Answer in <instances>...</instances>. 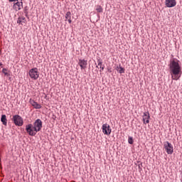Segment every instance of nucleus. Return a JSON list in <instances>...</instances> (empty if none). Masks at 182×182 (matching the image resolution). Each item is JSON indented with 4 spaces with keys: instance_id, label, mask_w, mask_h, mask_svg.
<instances>
[{
    "instance_id": "obj_1",
    "label": "nucleus",
    "mask_w": 182,
    "mask_h": 182,
    "mask_svg": "<svg viewBox=\"0 0 182 182\" xmlns=\"http://www.w3.org/2000/svg\"><path fill=\"white\" fill-rule=\"evenodd\" d=\"M176 60L170 61L169 69L172 80H178L181 77V65Z\"/></svg>"
},
{
    "instance_id": "obj_2",
    "label": "nucleus",
    "mask_w": 182,
    "mask_h": 182,
    "mask_svg": "<svg viewBox=\"0 0 182 182\" xmlns=\"http://www.w3.org/2000/svg\"><path fill=\"white\" fill-rule=\"evenodd\" d=\"M41 130H42V120L41 119H36L33 124H28L26 126V131L29 136H36V134Z\"/></svg>"
},
{
    "instance_id": "obj_3",
    "label": "nucleus",
    "mask_w": 182,
    "mask_h": 182,
    "mask_svg": "<svg viewBox=\"0 0 182 182\" xmlns=\"http://www.w3.org/2000/svg\"><path fill=\"white\" fill-rule=\"evenodd\" d=\"M28 76L31 79H33V80H38L39 78V71L38 70V68H33L29 70Z\"/></svg>"
},
{
    "instance_id": "obj_4",
    "label": "nucleus",
    "mask_w": 182,
    "mask_h": 182,
    "mask_svg": "<svg viewBox=\"0 0 182 182\" xmlns=\"http://www.w3.org/2000/svg\"><path fill=\"white\" fill-rule=\"evenodd\" d=\"M164 149L166 151L167 154H173V153H174V148H173V144L168 141L164 142Z\"/></svg>"
},
{
    "instance_id": "obj_5",
    "label": "nucleus",
    "mask_w": 182,
    "mask_h": 182,
    "mask_svg": "<svg viewBox=\"0 0 182 182\" xmlns=\"http://www.w3.org/2000/svg\"><path fill=\"white\" fill-rule=\"evenodd\" d=\"M13 122L16 126H18L19 127L23 126V119L18 114L13 117Z\"/></svg>"
},
{
    "instance_id": "obj_6",
    "label": "nucleus",
    "mask_w": 182,
    "mask_h": 182,
    "mask_svg": "<svg viewBox=\"0 0 182 182\" xmlns=\"http://www.w3.org/2000/svg\"><path fill=\"white\" fill-rule=\"evenodd\" d=\"M22 8H23V2H22V0H16L14 2L13 9H14V11H21Z\"/></svg>"
},
{
    "instance_id": "obj_7",
    "label": "nucleus",
    "mask_w": 182,
    "mask_h": 182,
    "mask_svg": "<svg viewBox=\"0 0 182 182\" xmlns=\"http://www.w3.org/2000/svg\"><path fill=\"white\" fill-rule=\"evenodd\" d=\"M102 133H104V134H106L107 136H110L112 133V128H110V125H109V124L106 123L102 124Z\"/></svg>"
},
{
    "instance_id": "obj_8",
    "label": "nucleus",
    "mask_w": 182,
    "mask_h": 182,
    "mask_svg": "<svg viewBox=\"0 0 182 182\" xmlns=\"http://www.w3.org/2000/svg\"><path fill=\"white\" fill-rule=\"evenodd\" d=\"M142 120L144 122V124H149L150 123V113L149 112H144Z\"/></svg>"
},
{
    "instance_id": "obj_9",
    "label": "nucleus",
    "mask_w": 182,
    "mask_h": 182,
    "mask_svg": "<svg viewBox=\"0 0 182 182\" xmlns=\"http://www.w3.org/2000/svg\"><path fill=\"white\" fill-rule=\"evenodd\" d=\"M165 5L167 8H174L177 5L176 0H165Z\"/></svg>"
},
{
    "instance_id": "obj_10",
    "label": "nucleus",
    "mask_w": 182,
    "mask_h": 182,
    "mask_svg": "<svg viewBox=\"0 0 182 182\" xmlns=\"http://www.w3.org/2000/svg\"><path fill=\"white\" fill-rule=\"evenodd\" d=\"M78 65L82 70L86 69L87 68V60L85 59H80L78 61Z\"/></svg>"
},
{
    "instance_id": "obj_11",
    "label": "nucleus",
    "mask_w": 182,
    "mask_h": 182,
    "mask_svg": "<svg viewBox=\"0 0 182 182\" xmlns=\"http://www.w3.org/2000/svg\"><path fill=\"white\" fill-rule=\"evenodd\" d=\"M31 105L34 107V109H41L42 105L38 104V102H35V100L30 99Z\"/></svg>"
},
{
    "instance_id": "obj_12",
    "label": "nucleus",
    "mask_w": 182,
    "mask_h": 182,
    "mask_svg": "<svg viewBox=\"0 0 182 182\" xmlns=\"http://www.w3.org/2000/svg\"><path fill=\"white\" fill-rule=\"evenodd\" d=\"M65 21H68L69 23H72V13L70 11H68L65 14Z\"/></svg>"
},
{
    "instance_id": "obj_13",
    "label": "nucleus",
    "mask_w": 182,
    "mask_h": 182,
    "mask_svg": "<svg viewBox=\"0 0 182 182\" xmlns=\"http://www.w3.org/2000/svg\"><path fill=\"white\" fill-rule=\"evenodd\" d=\"M1 122L4 126L8 125V119H6V115L2 114L1 118Z\"/></svg>"
},
{
    "instance_id": "obj_14",
    "label": "nucleus",
    "mask_w": 182,
    "mask_h": 182,
    "mask_svg": "<svg viewBox=\"0 0 182 182\" xmlns=\"http://www.w3.org/2000/svg\"><path fill=\"white\" fill-rule=\"evenodd\" d=\"M26 22V18L23 16L18 17L17 20V23H19L20 25H23Z\"/></svg>"
},
{
    "instance_id": "obj_15",
    "label": "nucleus",
    "mask_w": 182,
    "mask_h": 182,
    "mask_svg": "<svg viewBox=\"0 0 182 182\" xmlns=\"http://www.w3.org/2000/svg\"><path fill=\"white\" fill-rule=\"evenodd\" d=\"M98 66H100V72H103L105 70V66H102V60L98 59L97 60Z\"/></svg>"
},
{
    "instance_id": "obj_16",
    "label": "nucleus",
    "mask_w": 182,
    "mask_h": 182,
    "mask_svg": "<svg viewBox=\"0 0 182 182\" xmlns=\"http://www.w3.org/2000/svg\"><path fill=\"white\" fill-rule=\"evenodd\" d=\"M96 11L102 14V12H103V8H102L101 6H97Z\"/></svg>"
},
{
    "instance_id": "obj_17",
    "label": "nucleus",
    "mask_w": 182,
    "mask_h": 182,
    "mask_svg": "<svg viewBox=\"0 0 182 182\" xmlns=\"http://www.w3.org/2000/svg\"><path fill=\"white\" fill-rule=\"evenodd\" d=\"M2 73H4L5 76H9V73H8V70L6 68H3Z\"/></svg>"
},
{
    "instance_id": "obj_18",
    "label": "nucleus",
    "mask_w": 182,
    "mask_h": 182,
    "mask_svg": "<svg viewBox=\"0 0 182 182\" xmlns=\"http://www.w3.org/2000/svg\"><path fill=\"white\" fill-rule=\"evenodd\" d=\"M119 73H124V69L123 68V67L119 65V70H118Z\"/></svg>"
},
{
    "instance_id": "obj_19",
    "label": "nucleus",
    "mask_w": 182,
    "mask_h": 182,
    "mask_svg": "<svg viewBox=\"0 0 182 182\" xmlns=\"http://www.w3.org/2000/svg\"><path fill=\"white\" fill-rule=\"evenodd\" d=\"M128 142L129 143V144H133V139L132 137H129L128 139Z\"/></svg>"
},
{
    "instance_id": "obj_20",
    "label": "nucleus",
    "mask_w": 182,
    "mask_h": 182,
    "mask_svg": "<svg viewBox=\"0 0 182 182\" xmlns=\"http://www.w3.org/2000/svg\"><path fill=\"white\" fill-rule=\"evenodd\" d=\"M107 70L109 73H112V68H108Z\"/></svg>"
},
{
    "instance_id": "obj_21",
    "label": "nucleus",
    "mask_w": 182,
    "mask_h": 182,
    "mask_svg": "<svg viewBox=\"0 0 182 182\" xmlns=\"http://www.w3.org/2000/svg\"><path fill=\"white\" fill-rule=\"evenodd\" d=\"M4 68V64L0 62V69Z\"/></svg>"
},
{
    "instance_id": "obj_22",
    "label": "nucleus",
    "mask_w": 182,
    "mask_h": 182,
    "mask_svg": "<svg viewBox=\"0 0 182 182\" xmlns=\"http://www.w3.org/2000/svg\"><path fill=\"white\" fill-rule=\"evenodd\" d=\"M119 70H120V67L117 66V67L116 68V70H117V72H119Z\"/></svg>"
},
{
    "instance_id": "obj_23",
    "label": "nucleus",
    "mask_w": 182,
    "mask_h": 182,
    "mask_svg": "<svg viewBox=\"0 0 182 182\" xmlns=\"http://www.w3.org/2000/svg\"><path fill=\"white\" fill-rule=\"evenodd\" d=\"M10 2H15L16 0H9Z\"/></svg>"
}]
</instances>
